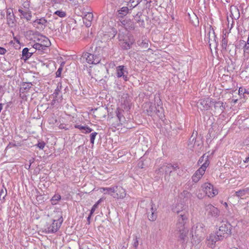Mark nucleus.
I'll return each mask as SVG.
<instances>
[{
    "mask_svg": "<svg viewBox=\"0 0 249 249\" xmlns=\"http://www.w3.org/2000/svg\"><path fill=\"white\" fill-rule=\"evenodd\" d=\"M120 103L122 108H117L115 111L116 117L112 120V121L114 120L116 121L112 123V126L117 129L121 128L126 122V119L124 115V109L128 111L130 108L131 99L130 96L127 94L124 93L121 98Z\"/></svg>",
    "mask_w": 249,
    "mask_h": 249,
    "instance_id": "1",
    "label": "nucleus"
},
{
    "mask_svg": "<svg viewBox=\"0 0 249 249\" xmlns=\"http://www.w3.org/2000/svg\"><path fill=\"white\" fill-rule=\"evenodd\" d=\"M103 48L92 44L88 49V52L84 53L83 57L85 58L87 63L90 64L99 63L103 57Z\"/></svg>",
    "mask_w": 249,
    "mask_h": 249,
    "instance_id": "2",
    "label": "nucleus"
},
{
    "mask_svg": "<svg viewBox=\"0 0 249 249\" xmlns=\"http://www.w3.org/2000/svg\"><path fill=\"white\" fill-rule=\"evenodd\" d=\"M179 168L178 163H165L162 164L158 170H156L157 174H162L165 173V179L169 180L170 177L173 175L174 172H177L178 169Z\"/></svg>",
    "mask_w": 249,
    "mask_h": 249,
    "instance_id": "3",
    "label": "nucleus"
},
{
    "mask_svg": "<svg viewBox=\"0 0 249 249\" xmlns=\"http://www.w3.org/2000/svg\"><path fill=\"white\" fill-rule=\"evenodd\" d=\"M63 221L61 213L57 219H51L44 226L43 231L46 233H52L56 232Z\"/></svg>",
    "mask_w": 249,
    "mask_h": 249,
    "instance_id": "4",
    "label": "nucleus"
},
{
    "mask_svg": "<svg viewBox=\"0 0 249 249\" xmlns=\"http://www.w3.org/2000/svg\"><path fill=\"white\" fill-rule=\"evenodd\" d=\"M231 225L227 221H222L219 227L218 231L216 232L222 239L230 236L231 234Z\"/></svg>",
    "mask_w": 249,
    "mask_h": 249,
    "instance_id": "5",
    "label": "nucleus"
},
{
    "mask_svg": "<svg viewBox=\"0 0 249 249\" xmlns=\"http://www.w3.org/2000/svg\"><path fill=\"white\" fill-rule=\"evenodd\" d=\"M205 229L203 224L196 223L192 229V237H196L198 241H200L204 235Z\"/></svg>",
    "mask_w": 249,
    "mask_h": 249,
    "instance_id": "6",
    "label": "nucleus"
},
{
    "mask_svg": "<svg viewBox=\"0 0 249 249\" xmlns=\"http://www.w3.org/2000/svg\"><path fill=\"white\" fill-rule=\"evenodd\" d=\"M205 162H204L198 169H197L193 175L192 179L195 183L197 182L205 173L207 167L210 164V161L206 157Z\"/></svg>",
    "mask_w": 249,
    "mask_h": 249,
    "instance_id": "7",
    "label": "nucleus"
},
{
    "mask_svg": "<svg viewBox=\"0 0 249 249\" xmlns=\"http://www.w3.org/2000/svg\"><path fill=\"white\" fill-rule=\"evenodd\" d=\"M203 191L210 197H213L218 194V190L214 189L213 185L210 183H205L202 186Z\"/></svg>",
    "mask_w": 249,
    "mask_h": 249,
    "instance_id": "8",
    "label": "nucleus"
},
{
    "mask_svg": "<svg viewBox=\"0 0 249 249\" xmlns=\"http://www.w3.org/2000/svg\"><path fill=\"white\" fill-rule=\"evenodd\" d=\"M7 24L10 28H14L16 26L17 20L13 13V10L11 8L6 10Z\"/></svg>",
    "mask_w": 249,
    "mask_h": 249,
    "instance_id": "9",
    "label": "nucleus"
},
{
    "mask_svg": "<svg viewBox=\"0 0 249 249\" xmlns=\"http://www.w3.org/2000/svg\"><path fill=\"white\" fill-rule=\"evenodd\" d=\"M116 76L118 78L123 77L124 80L125 81L128 80L127 77L128 71L125 66L123 65L117 66L116 68Z\"/></svg>",
    "mask_w": 249,
    "mask_h": 249,
    "instance_id": "10",
    "label": "nucleus"
},
{
    "mask_svg": "<svg viewBox=\"0 0 249 249\" xmlns=\"http://www.w3.org/2000/svg\"><path fill=\"white\" fill-rule=\"evenodd\" d=\"M205 209L209 217H217L219 215V210L211 204L206 205Z\"/></svg>",
    "mask_w": 249,
    "mask_h": 249,
    "instance_id": "11",
    "label": "nucleus"
},
{
    "mask_svg": "<svg viewBox=\"0 0 249 249\" xmlns=\"http://www.w3.org/2000/svg\"><path fill=\"white\" fill-rule=\"evenodd\" d=\"M150 208L149 210H147L146 213L149 220L151 221H154L157 218V214L156 213L157 208L152 200L150 203Z\"/></svg>",
    "mask_w": 249,
    "mask_h": 249,
    "instance_id": "12",
    "label": "nucleus"
},
{
    "mask_svg": "<svg viewBox=\"0 0 249 249\" xmlns=\"http://www.w3.org/2000/svg\"><path fill=\"white\" fill-rule=\"evenodd\" d=\"M47 21L44 18L36 19L33 22V25L39 30H43L47 26Z\"/></svg>",
    "mask_w": 249,
    "mask_h": 249,
    "instance_id": "13",
    "label": "nucleus"
},
{
    "mask_svg": "<svg viewBox=\"0 0 249 249\" xmlns=\"http://www.w3.org/2000/svg\"><path fill=\"white\" fill-rule=\"evenodd\" d=\"M176 231L178 234V240L182 243L187 241L188 240L187 235L188 233V230L186 228H184V229H176Z\"/></svg>",
    "mask_w": 249,
    "mask_h": 249,
    "instance_id": "14",
    "label": "nucleus"
},
{
    "mask_svg": "<svg viewBox=\"0 0 249 249\" xmlns=\"http://www.w3.org/2000/svg\"><path fill=\"white\" fill-rule=\"evenodd\" d=\"M213 100L209 98L202 99L199 100L198 104L201 106L202 109L208 110L210 108L212 103H214Z\"/></svg>",
    "mask_w": 249,
    "mask_h": 249,
    "instance_id": "15",
    "label": "nucleus"
},
{
    "mask_svg": "<svg viewBox=\"0 0 249 249\" xmlns=\"http://www.w3.org/2000/svg\"><path fill=\"white\" fill-rule=\"evenodd\" d=\"M222 240V238H220L219 235L215 232V234H211L209 235L207 239V244L210 247L213 248L217 241Z\"/></svg>",
    "mask_w": 249,
    "mask_h": 249,
    "instance_id": "16",
    "label": "nucleus"
},
{
    "mask_svg": "<svg viewBox=\"0 0 249 249\" xmlns=\"http://www.w3.org/2000/svg\"><path fill=\"white\" fill-rule=\"evenodd\" d=\"M116 192L112 196L115 198H124L125 197L126 193L125 189L122 187L117 186Z\"/></svg>",
    "mask_w": 249,
    "mask_h": 249,
    "instance_id": "17",
    "label": "nucleus"
},
{
    "mask_svg": "<svg viewBox=\"0 0 249 249\" xmlns=\"http://www.w3.org/2000/svg\"><path fill=\"white\" fill-rule=\"evenodd\" d=\"M20 13V17L21 18H24L27 21H29L32 17L31 11L30 10H23L22 9H19L18 10Z\"/></svg>",
    "mask_w": 249,
    "mask_h": 249,
    "instance_id": "18",
    "label": "nucleus"
},
{
    "mask_svg": "<svg viewBox=\"0 0 249 249\" xmlns=\"http://www.w3.org/2000/svg\"><path fill=\"white\" fill-rule=\"evenodd\" d=\"M130 10L128 6H124L117 11L116 15L118 18H123L127 15Z\"/></svg>",
    "mask_w": 249,
    "mask_h": 249,
    "instance_id": "19",
    "label": "nucleus"
},
{
    "mask_svg": "<svg viewBox=\"0 0 249 249\" xmlns=\"http://www.w3.org/2000/svg\"><path fill=\"white\" fill-rule=\"evenodd\" d=\"M33 47L34 49H36V51H38V52H40L41 53H47V52L49 50V47H46L44 45H42V44L37 43H35L33 45Z\"/></svg>",
    "mask_w": 249,
    "mask_h": 249,
    "instance_id": "20",
    "label": "nucleus"
},
{
    "mask_svg": "<svg viewBox=\"0 0 249 249\" xmlns=\"http://www.w3.org/2000/svg\"><path fill=\"white\" fill-rule=\"evenodd\" d=\"M177 219H182L185 221H188L189 213L187 211L185 210L181 211L178 210L177 211Z\"/></svg>",
    "mask_w": 249,
    "mask_h": 249,
    "instance_id": "21",
    "label": "nucleus"
},
{
    "mask_svg": "<svg viewBox=\"0 0 249 249\" xmlns=\"http://www.w3.org/2000/svg\"><path fill=\"white\" fill-rule=\"evenodd\" d=\"M74 128L79 129L82 133L85 134L90 133L93 130L92 128L87 125L84 126L78 124H75Z\"/></svg>",
    "mask_w": 249,
    "mask_h": 249,
    "instance_id": "22",
    "label": "nucleus"
},
{
    "mask_svg": "<svg viewBox=\"0 0 249 249\" xmlns=\"http://www.w3.org/2000/svg\"><path fill=\"white\" fill-rule=\"evenodd\" d=\"M93 18V14L91 13H88L83 18V22L88 27L90 26L91 22Z\"/></svg>",
    "mask_w": 249,
    "mask_h": 249,
    "instance_id": "23",
    "label": "nucleus"
},
{
    "mask_svg": "<svg viewBox=\"0 0 249 249\" xmlns=\"http://www.w3.org/2000/svg\"><path fill=\"white\" fill-rule=\"evenodd\" d=\"M197 135V131L194 132L193 131L191 136L189 139L188 142V146L189 148L191 149H192L195 147L194 142L196 141V138Z\"/></svg>",
    "mask_w": 249,
    "mask_h": 249,
    "instance_id": "24",
    "label": "nucleus"
},
{
    "mask_svg": "<svg viewBox=\"0 0 249 249\" xmlns=\"http://www.w3.org/2000/svg\"><path fill=\"white\" fill-rule=\"evenodd\" d=\"M31 50L28 48H24L22 51V59L26 61L33 54V52H30L29 51Z\"/></svg>",
    "mask_w": 249,
    "mask_h": 249,
    "instance_id": "25",
    "label": "nucleus"
},
{
    "mask_svg": "<svg viewBox=\"0 0 249 249\" xmlns=\"http://www.w3.org/2000/svg\"><path fill=\"white\" fill-rule=\"evenodd\" d=\"M61 84L58 83L56 89H55L54 92L53 94V98H55L56 99V100H57V102H59V101H61L62 100V95L59 96V92H60V90L61 89Z\"/></svg>",
    "mask_w": 249,
    "mask_h": 249,
    "instance_id": "26",
    "label": "nucleus"
},
{
    "mask_svg": "<svg viewBox=\"0 0 249 249\" xmlns=\"http://www.w3.org/2000/svg\"><path fill=\"white\" fill-rule=\"evenodd\" d=\"M208 42L210 46H211L213 45L215 47H217L218 43L217 38L216 37L215 34H212L211 36L208 38Z\"/></svg>",
    "mask_w": 249,
    "mask_h": 249,
    "instance_id": "27",
    "label": "nucleus"
},
{
    "mask_svg": "<svg viewBox=\"0 0 249 249\" xmlns=\"http://www.w3.org/2000/svg\"><path fill=\"white\" fill-rule=\"evenodd\" d=\"M117 189V186H114L111 187H106L102 188V189L104 192H105V194H108L112 196V195H114L115 193L116 192Z\"/></svg>",
    "mask_w": 249,
    "mask_h": 249,
    "instance_id": "28",
    "label": "nucleus"
},
{
    "mask_svg": "<svg viewBox=\"0 0 249 249\" xmlns=\"http://www.w3.org/2000/svg\"><path fill=\"white\" fill-rule=\"evenodd\" d=\"M214 103L215 109L217 110L220 113H222L225 109V106H223V103L221 101L214 102Z\"/></svg>",
    "mask_w": 249,
    "mask_h": 249,
    "instance_id": "29",
    "label": "nucleus"
},
{
    "mask_svg": "<svg viewBox=\"0 0 249 249\" xmlns=\"http://www.w3.org/2000/svg\"><path fill=\"white\" fill-rule=\"evenodd\" d=\"M187 222V221H185L182 219H177L176 229H184V228H186L185 225Z\"/></svg>",
    "mask_w": 249,
    "mask_h": 249,
    "instance_id": "30",
    "label": "nucleus"
},
{
    "mask_svg": "<svg viewBox=\"0 0 249 249\" xmlns=\"http://www.w3.org/2000/svg\"><path fill=\"white\" fill-rule=\"evenodd\" d=\"M142 0H130L127 3V6L130 8V10H132L133 8L137 6L140 3Z\"/></svg>",
    "mask_w": 249,
    "mask_h": 249,
    "instance_id": "31",
    "label": "nucleus"
},
{
    "mask_svg": "<svg viewBox=\"0 0 249 249\" xmlns=\"http://www.w3.org/2000/svg\"><path fill=\"white\" fill-rule=\"evenodd\" d=\"M234 195L239 198V197L242 198V196H247L246 188H245L242 189H240V190H238V191H236L235 192V194Z\"/></svg>",
    "mask_w": 249,
    "mask_h": 249,
    "instance_id": "32",
    "label": "nucleus"
},
{
    "mask_svg": "<svg viewBox=\"0 0 249 249\" xmlns=\"http://www.w3.org/2000/svg\"><path fill=\"white\" fill-rule=\"evenodd\" d=\"M133 43V41H131L126 42L120 43V45L123 50H127L130 49Z\"/></svg>",
    "mask_w": 249,
    "mask_h": 249,
    "instance_id": "33",
    "label": "nucleus"
},
{
    "mask_svg": "<svg viewBox=\"0 0 249 249\" xmlns=\"http://www.w3.org/2000/svg\"><path fill=\"white\" fill-rule=\"evenodd\" d=\"M61 199V196L60 195L57 194H55L50 200L51 204L53 205H56L58 201Z\"/></svg>",
    "mask_w": 249,
    "mask_h": 249,
    "instance_id": "34",
    "label": "nucleus"
},
{
    "mask_svg": "<svg viewBox=\"0 0 249 249\" xmlns=\"http://www.w3.org/2000/svg\"><path fill=\"white\" fill-rule=\"evenodd\" d=\"M142 15L141 14H140L139 13H138L136 16H135V18L136 20L137 21V23L139 24V25L140 26H144V21L143 19H142L141 18V16Z\"/></svg>",
    "mask_w": 249,
    "mask_h": 249,
    "instance_id": "35",
    "label": "nucleus"
},
{
    "mask_svg": "<svg viewBox=\"0 0 249 249\" xmlns=\"http://www.w3.org/2000/svg\"><path fill=\"white\" fill-rule=\"evenodd\" d=\"M42 38V40H41L40 42L36 43L42 44V45H44L46 47H49L51 44L50 40L48 39V38L46 37V36Z\"/></svg>",
    "mask_w": 249,
    "mask_h": 249,
    "instance_id": "36",
    "label": "nucleus"
},
{
    "mask_svg": "<svg viewBox=\"0 0 249 249\" xmlns=\"http://www.w3.org/2000/svg\"><path fill=\"white\" fill-rule=\"evenodd\" d=\"M32 85L33 84L31 82H24L22 85L21 90H22V92H23L25 91V90H29L31 88Z\"/></svg>",
    "mask_w": 249,
    "mask_h": 249,
    "instance_id": "37",
    "label": "nucleus"
},
{
    "mask_svg": "<svg viewBox=\"0 0 249 249\" xmlns=\"http://www.w3.org/2000/svg\"><path fill=\"white\" fill-rule=\"evenodd\" d=\"M163 107H155V112L156 113L158 116H159V117H162L164 116L163 114Z\"/></svg>",
    "mask_w": 249,
    "mask_h": 249,
    "instance_id": "38",
    "label": "nucleus"
},
{
    "mask_svg": "<svg viewBox=\"0 0 249 249\" xmlns=\"http://www.w3.org/2000/svg\"><path fill=\"white\" fill-rule=\"evenodd\" d=\"M135 28L134 23L131 20L129 19L127 22V26L126 27V29L128 30H134Z\"/></svg>",
    "mask_w": 249,
    "mask_h": 249,
    "instance_id": "39",
    "label": "nucleus"
},
{
    "mask_svg": "<svg viewBox=\"0 0 249 249\" xmlns=\"http://www.w3.org/2000/svg\"><path fill=\"white\" fill-rule=\"evenodd\" d=\"M130 36L128 34H124V33H119L118 34V39L119 41H122L124 39H126V38L130 37Z\"/></svg>",
    "mask_w": 249,
    "mask_h": 249,
    "instance_id": "40",
    "label": "nucleus"
},
{
    "mask_svg": "<svg viewBox=\"0 0 249 249\" xmlns=\"http://www.w3.org/2000/svg\"><path fill=\"white\" fill-rule=\"evenodd\" d=\"M155 107H162V103L159 97L155 98Z\"/></svg>",
    "mask_w": 249,
    "mask_h": 249,
    "instance_id": "41",
    "label": "nucleus"
},
{
    "mask_svg": "<svg viewBox=\"0 0 249 249\" xmlns=\"http://www.w3.org/2000/svg\"><path fill=\"white\" fill-rule=\"evenodd\" d=\"M138 44L140 47L144 49H147L148 47V42L147 40H142Z\"/></svg>",
    "mask_w": 249,
    "mask_h": 249,
    "instance_id": "42",
    "label": "nucleus"
},
{
    "mask_svg": "<svg viewBox=\"0 0 249 249\" xmlns=\"http://www.w3.org/2000/svg\"><path fill=\"white\" fill-rule=\"evenodd\" d=\"M54 15H56L60 18H64L66 16V13L62 10H57L54 13Z\"/></svg>",
    "mask_w": 249,
    "mask_h": 249,
    "instance_id": "43",
    "label": "nucleus"
},
{
    "mask_svg": "<svg viewBox=\"0 0 249 249\" xmlns=\"http://www.w3.org/2000/svg\"><path fill=\"white\" fill-rule=\"evenodd\" d=\"M147 114L148 115L152 116L153 115V112H155V107L151 105L148 109H147Z\"/></svg>",
    "mask_w": 249,
    "mask_h": 249,
    "instance_id": "44",
    "label": "nucleus"
},
{
    "mask_svg": "<svg viewBox=\"0 0 249 249\" xmlns=\"http://www.w3.org/2000/svg\"><path fill=\"white\" fill-rule=\"evenodd\" d=\"M206 32H207V36H208V38H209L212 34H215L214 30L212 26H210V27L206 30Z\"/></svg>",
    "mask_w": 249,
    "mask_h": 249,
    "instance_id": "45",
    "label": "nucleus"
},
{
    "mask_svg": "<svg viewBox=\"0 0 249 249\" xmlns=\"http://www.w3.org/2000/svg\"><path fill=\"white\" fill-rule=\"evenodd\" d=\"M36 35H37L36 36L34 37L35 38V41H38V42H40L41 40H42L43 38L45 36L41 35L40 33L38 32H36Z\"/></svg>",
    "mask_w": 249,
    "mask_h": 249,
    "instance_id": "46",
    "label": "nucleus"
},
{
    "mask_svg": "<svg viewBox=\"0 0 249 249\" xmlns=\"http://www.w3.org/2000/svg\"><path fill=\"white\" fill-rule=\"evenodd\" d=\"M228 45V40L225 38L223 37L221 41V46L223 50H226Z\"/></svg>",
    "mask_w": 249,
    "mask_h": 249,
    "instance_id": "47",
    "label": "nucleus"
},
{
    "mask_svg": "<svg viewBox=\"0 0 249 249\" xmlns=\"http://www.w3.org/2000/svg\"><path fill=\"white\" fill-rule=\"evenodd\" d=\"M97 135V132H92L90 135V143L93 145L94 143V140L96 138V136Z\"/></svg>",
    "mask_w": 249,
    "mask_h": 249,
    "instance_id": "48",
    "label": "nucleus"
},
{
    "mask_svg": "<svg viewBox=\"0 0 249 249\" xmlns=\"http://www.w3.org/2000/svg\"><path fill=\"white\" fill-rule=\"evenodd\" d=\"M7 194L6 189H1L0 191V200L4 199Z\"/></svg>",
    "mask_w": 249,
    "mask_h": 249,
    "instance_id": "49",
    "label": "nucleus"
},
{
    "mask_svg": "<svg viewBox=\"0 0 249 249\" xmlns=\"http://www.w3.org/2000/svg\"><path fill=\"white\" fill-rule=\"evenodd\" d=\"M45 142L43 141L38 142V143L36 145L40 149H43L45 146Z\"/></svg>",
    "mask_w": 249,
    "mask_h": 249,
    "instance_id": "50",
    "label": "nucleus"
},
{
    "mask_svg": "<svg viewBox=\"0 0 249 249\" xmlns=\"http://www.w3.org/2000/svg\"><path fill=\"white\" fill-rule=\"evenodd\" d=\"M208 157V158H209V156H208V155H207V156H206V154H204L202 156H201V157L199 158V160H198V164H201V163H202L203 161H204V162H205V160H206V157ZM208 160H209V159H208Z\"/></svg>",
    "mask_w": 249,
    "mask_h": 249,
    "instance_id": "51",
    "label": "nucleus"
},
{
    "mask_svg": "<svg viewBox=\"0 0 249 249\" xmlns=\"http://www.w3.org/2000/svg\"><path fill=\"white\" fill-rule=\"evenodd\" d=\"M38 65H39V66L41 67H45L46 68H48L50 65V63L41 61L38 63Z\"/></svg>",
    "mask_w": 249,
    "mask_h": 249,
    "instance_id": "52",
    "label": "nucleus"
},
{
    "mask_svg": "<svg viewBox=\"0 0 249 249\" xmlns=\"http://www.w3.org/2000/svg\"><path fill=\"white\" fill-rule=\"evenodd\" d=\"M62 70H63V68L61 66L58 68V69L57 70V71H56V72L55 73L56 77H59L61 76Z\"/></svg>",
    "mask_w": 249,
    "mask_h": 249,
    "instance_id": "53",
    "label": "nucleus"
},
{
    "mask_svg": "<svg viewBox=\"0 0 249 249\" xmlns=\"http://www.w3.org/2000/svg\"><path fill=\"white\" fill-rule=\"evenodd\" d=\"M98 208V206H97L96 205H95L94 204L93 205V206L92 207L91 210H90V215H92L93 213H94L95 211L96 210V209Z\"/></svg>",
    "mask_w": 249,
    "mask_h": 249,
    "instance_id": "54",
    "label": "nucleus"
},
{
    "mask_svg": "<svg viewBox=\"0 0 249 249\" xmlns=\"http://www.w3.org/2000/svg\"><path fill=\"white\" fill-rule=\"evenodd\" d=\"M194 144L195 146H199L202 145V142L200 140H196V141L194 142Z\"/></svg>",
    "mask_w": 249,
    "mask_h": 249,
    "instance_id": "55",
    "label": "nucleus"
},
{
    "mask_svg": "<svg viewBox=\"0 0 249 249\" xmlns=\"http://www.w3.org/2000/svg\"><path fill=\"white\" fill-rule=\"evenodd\" d=\"M7 52V50L3 47H0V54L3 55Z\"/></svg>",
    "mask_w": 249,
    "mask_h": 249,
    "instance_id": "56",
    "label": "nucleus"
},
{
    "mask_svg": "<svg viewBox=\"0 0 249 249\" xmlns=\"http://www.w3.org/2000/svg\"><path fill=\"white\" fill-rule=\"evenodd\" d=\"M134 241L133 243V246L136 249L139 245V242L138 240V238L137 237H135V238L134 239Z\"/></svg>",
    "mask_w": 249,
    "mask_h": 249,
    "instance_id": "57",
    "label": "nucleus"
},
{
    "mask_svg": "<svg viewBox=\"0 0 249 249\" xmlns=\"http://www.w3.org/2000/svg\"><path fill=\"white\" fill-rule=\"evenodd\" d=\"M244 52H247L248 51H249V44L245 43L244 46Z\"/></svg>",
    "mask_w": 249,
    "mask_h": 249,
    "instance_id": "58",
    "label": "nucleus"
},
{
    "mask_svg": "<svg viewBox=\"0 0 249 249\" xmlns=\"http://www.w3.org/2000/svg\"><path fill=\"white\" fill-rule=\"evenodd\" d=\"M131 41H133V39H131L130 38V37L126 38L125 39H124L122 41H120V43L126 42Z\"/></svg>",
    "mask_w": 249,
    "mask_h": 249,
    "instance_id": "59",
    "label": "nucleus"
},
{
    "mask_svg": "<svg viewBox=\"0 0 249 249\" xmlns=\"http://www.w3.org/2000/svg\"><path fill=\"white\" fill-rule=\"evenodd\" d=\"M35 161V159L32 158V159H31L30 160H29V168H26V169H29L31 166V164L34 163Z\"/></svg>",
    "mask_w": 249,
    "mask_h": 249,
    "instance_id": "60",
    "label": "nucleus"
},
{
    "mask_svg": "<svg viewBox=\"0 0 249 249\" xmlns=\"http://www.w3.org/2000/svg\"><path fill=\"white\" fill-rule=\"evenodd\" d=\"M128 20H129V19H125V20H123L122 21H121V23H122V24L123 25H124L125 26V28H126V27L127 26V22H128Z\"/></svg>",
    "mask_w": 249,
    "mask_h": 249,
    "instance_id": "61",
    "label": "nucleus"
},
{
    "mask_svg": "<svg viewBox=\"0 0 249 249\" xmlns=\"http://www.w3.org/2000/svg\"><path fill=\"white\" fill-rule=\"evenodd\" d=\"M138 166L139 168H141V169H142L144 168L143 167V163L142 161H140L139 163H138Z\"/></svg>",
    "mask_w": 249,
    "mask_h": 249,
    "instance_id": "62",
    "label": "nucleus"
},
{
    "mask_svg": "<svg viewBox=\"0 0 249 249\" xmlns=\"http://www.w3.org/2000/svg\"><path fill=\"white\" fill-rule=\"evenodd\" d=\"M244 163H248L249 162V155L246 158L245 160H243Z\"/></svg>",
    "mask_w": 249,
    "mask_h": 249,
    "instance_id": "63",
    "label": "nucleus"
},
{
    "mask_svg": "<svg viewBox=\"0 0 249 249\" xmlns=\"http://www.w3.org/2000/svg\"><path fill=\"white\" fill-rule=\"evenodd\" d=\"M246 190H247V197H249V187H246Z\"/></svg>",
    "mask_w": 249,
    "mask_h": 249,
    "instance_id": "64",
    "label": "nucleus"
}]
</instances>
